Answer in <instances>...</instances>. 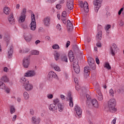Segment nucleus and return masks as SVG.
I'll return each instance as SVG.
<instances>
[{"label":"nucleus","mask_w":124,"mask_h":124,"mask_svg":"<svg viewBox=\"0 0 124 124\" xmlns=\"http://www.w3.org/2000/svg\"><path fill=\"white\" fill-rule=\"evenodd\" d=\"M68 57L69 58L70 61L73 63L74 69L76 73L78 74L80 72V67L78 64V59H74V54L72 50H70L68 53Z\"/></svg>","instance_id":"f257e3e1"},{"label":"nucleus","mask_w":124,"mask_h":124,"mask_svg":"<svg viewBox=\"0 0 124 124\" xmlns=\"http://www.w3.org/2000/svg\"><path fill=\"white\" fill-rule=\"evenodd\" d=\"M108 106L110 112H112V113L117 112V108H115L116 106V100L115 99H111L108 101Z\"/></svg>","instance_id":"f03ea898"},{"label":"nucleus","mask_w":124,"mask_h":124,"mask_svg":"<svg viewBox=\"0 0 124 124\" xmlns=\"http://www.w3.org/2000/svg\"><path fill=\"white\" fill-rule=\"evenodd\" d=\"M103 1V0H94L93 1L95 12L96 13L98 12V10H99V9L101 7Z\"/></svg>","instance_id":"7ed1b4c3"},{"label":"nucleus","mask_w":124,"mask_h":124,"mask_svg":"<svg viewBox=\"0 0 124 124\" xmlns=\"http://www.w3.org/2000/svg\"><path fill=\"white\" fill-rule=\"evenodd\" d=\"M95 91L97 93L96 98L99 101H102L103 100V94L101 92V88L99 86L95 88Z\"/></svg>","instance_id":"20e7f679"},{"label":"nucleus","mask_w":124,"mask_h":124,"mask_svg":"<svg viewBox=\"0 0 124 124\" xmlns=\"http://www.w3.org/2000/svg\"><path fill=\"white\" fill-rule=\"evenodd\" d=\"M31 22L30 24V28L31 31H35L36 29V22H35V16L32 14L31 16Z\"/></svg>","instance_id":"39448f33"},{"label":"nucleus","mask_w":124,"mask_h":124,"mask_svg":"<svg viewBox=\"0 0 124 124\" xmlns=\"http://www.w3.org/2000/svg\"><path fill=\"white\" fill-rule=\"evenodd\" d=\"M53 78H55V79H59L57 74H56L54 71H51L48 73L47 80L51 82V81L53 80Z\"/></svg>","instance_id":"423d86ee"},{"label":"nucleus","mask_w":124,"mask_h":124,"mask_svg":"<svg viewBox=\"0 0 124 124\" xmlns=\"http://www.w3.org/2000/svg\"><path fill=\"white\" fill-rule=\"evenodd\" d=\"M79 5L81 8H84L85 13H88V12H89V4H88L87 1L83 2V1H80L79 2Z\"/></svg>","instance_id":"0eeeda50"},{"label":"nucleus","mask_w":124,"mask_h":124,"mask_svg":"<svg viewBox=\"0 0 124 124\" xmlns=\"http://www.w3.org/2000/svg\"><path fill=\"white\" fill-rule=\"evenodd\" d=\"M22 64L24 68H28L30 66V58L25 57L23 60Z\"/></svg>","instance_id":"6e6552de"},{"label":"nucleus","mask_w":124,"mask_h":124,"mask_svg":"<svg viewBox=\"0 0 124 124\" xmlns=\"http://www.w3.org/2000/svg\"><path fill=\"white\" fill-rule=\"evenodd\" d=\"M75 111L78 118L82 117V109L80 107L78 106V105H76L75 107Z\"/></svg>","instance_id":"1a4fd4ad"},{"label":"nucleus","mask_w":124,"mask_h":124,"mask_svg":"<svg viewBox=\"0 0 124 124\" xmlns=\"http://www.w3.org/2000/svg\"><path fill=\"white\" fill-rule=\"evenodd\" d=\"M23 87L26 91L30 92V91H31L33 89V85L29 82L27 84L23 85Z\"/></svg>","instance_id":"9d476101"},{"label":"nucleus","mask_w":124,"mask_h":124,"mask_svg":"<svg viewBox=\"0 0 124 124\" xmlns=\"http://www.w3.org/2000/svg\"><path fill=\"white\" fill-rule=\"evenodd\" d=\"M88 63H89L91 67H92L93 69H95V65L94 64V59L92 57L88 58Z\"/></svg>","instance_id":"9b49d317"},{"label":"nucleus","mask_w":124,"mask_h":124,"mask_svg":"<svg viewBox=\"0 0 124 124\" xmlns=\"http://www.w3.org/2000/svg\"><path fill=\"white\" fill-rule=\"evenodd\" d=\"M35 71L34 70H31L24 74L25 77H33V76H35Z\"/></svg>","instance_id":"f8f14e48"},{"label":"nucleus","mask_w":124,"mask_h":124,"mask_svg":"<svg viewBox=\"0 0 124 124\" xmlns=\"http://www.w3.org/2000/svg\"><path fill=\"white\" fill-rule=\"evenodd\" d=\"M76 89L77 91H80V95H83V94H85V93H86V88L85 87L80 88V86L77 84L76 86Z\"/></svg>","instance_id":"ddd939ff"},{"label":"nucleus","mask_w":124,"mask_h":124,"mask_svg":"<svg viewBox=\"0 0 124 124\" xmlns=\"http://www.w3.org/2000/svg\"><path fill=\"white\" fill-rule=\"evenodd\" d=\"M84 75L85 78H87L90 76V74H91V72H90V67L89 66H87L84 67Z\"/></svg>","instance_id":"4468645a"},{"label":"nucleus","mask_w":124,"mask_h":124,"mask_svg":"<svg viewBox=\"0 0 124 124\" xmlns=\"http://www.w3.org/2000/svg\"><path fill=\"white\" fill-rule=\"evenodd\" d=\"M117 45L115 44H112V46L110 48V53L112 56L114 57L115 56V53L117 49Z\"/></svg>","instance_id":"2eb2a0df"},{"label":"nucleus","mask_w":124,"mask_h":124,"mask_svg":"<svg viewBox=\"0 0 124 124\" xmlns=\"http://www.w3.org/2000/svg\"><path fill=\"white\" fill-rule=\"evenodd\" d=\"M66 5L68 9L72 10L73 9V0H68Z\"/></svg>","instance_id":"dca6fc26"},{"label":"nucleus","mask_w":124,"mask_h":124,"mask_svg":"<svg viewBox=\"0 0 124 124\" xmlns=\"http://www.w3.org/2000/svg\"><path fill=\"white\" fill-rule=\"evenodd\" d=\"M67 24L68 25L67 27V30L69 32H70V31H72V30H73V25H72V23H71V22H70V20H68L67 21Z\"/></svg>","instance_id":"f3484780"},{"label":"nucleus","mask_w":124,"mask_h":124,"mask_svg":"<svg viewBox=\"0 0 124 124\" xmlns=\"http://www.w3.org/2000/svg\"><path fill=\"white\" fill-rule=\"evenodd\" d=\"M50 20H51V18L49 16H47L45 17L43 20V23L45 26H46V27H49V26H50Z\"/></svg>","instance_id":"a211bd4d"},{"label":"nucleus","mask_w":124,"mask_h":124,"mask_svg":"<svg viewBox=\"0 0 124 124\" xmlns=\"http://www.w3.org/2000/svg\"><path fill=\"white\" fill-rule=\"evenodd\" d=\"M31 122L34 124H38L40 123V118L36 116H33L31 118Z\"/></svg>","instance_id":"6ab92c4d"},{"label":"nucleus","mask_w":124,"mask_h":124,"mask_svg":"<svg viewBox=\"0 0 124 124\" xmlns=\"http://www.w3.org/2000/svg\"><path fill=\"white\" fill-rule=\"evenodd\" d=\"M48 108L50 111L54 112V111H56V110H57V105L55 104H51L49 106Z\"/></svg>","instance_id":"aec40b11"},{"label":"nucleus","mask_w":124,"mask_h":124,"mask_svg":"<svg viewBox=\"0 0 124 124\" xmlns=\"http://www.w3.org/2000/svg\"><path fill=\"white\" fill-rule=\"evenodd\" d=\"M92 104L93 107L95 108H98L99 105H98V102L97 100L95 99H93L92 100Z\"/></svg>","instance_id":"412c9836"},{"label":"nucleus","mask_w":124,"mask_h":124,"mask_svg":"<svg viewBox=\"0 0 124 124\" xmlns=\"http://www.w3.org/2000/svg\"><path fill=\"white\" fill-rule=\"evenodd\" d=\"M20 82L22 83L23 86H24V85H26V84H28L29 81V80L27 79V78H26L24 77L20 78Z\"/></svg>","instance_id":"4be33fe9"},{"label":"nucleus","mask_w":124,"mask_h":124,"mask_svg":"<svg viewBox=\"0 0 124 124\" xmlns=\"http://www.w3.org/2000/svg\"><path fill=\"white\" fill-rule=\"evenodd\" d=\"M8 21L10 24H14L15 18L13 16V14H11L8 17Z\"/></svg>","instance_id":"5701e85b"},{"label":"nucleus","mask_w":124,"mask_h":124,"mask_svg":"<svg viewBox=\"0 0 124 124\" xmlns=\"http://www.w3.org/2000/svg\"><path fill=\"white\" fill-rule=\"evenodd\" d=\"M13 46H11L10 47V49L8 52V57L9 59L12 58V54H13Z\"/></svg>","instance_id":"b1692460"},{"label":"nucleus","mask_w":124,"mask_h":124,"mask_svg":"<svg viewBox=\"0 0 124 124\" xmlns=\"http://www.w3.org/2000/svg\"><path fill=\"white\" fill-rule=\"evenodd\" d=\"M51 67L55 70V71H58V72H60L61 68L58 65L56 64H53L51 65Z\"/></svg>","instance_id":"393cba45"},{"label":"nucleus","mask_w":124,"mask_h":124,"mask_svg":"<svg viewBox=\"0 0 124 124\" xmlns=\"http://www.w3.org/2000/svg\"><path fill=\"white\" fill-rule=\"evenodd\" d=\"M68 97H69V106L70 107H73V98H72L71 94H68Z\"/></svg>","instance_id":"a878e982"},{"label":"nucleus","mask_w":124,"mask_h":124,"mask_svg":"<svg viewBox=\"0 0 124 124\" xmlns=\"http://www.w3.org/2000/svg\"><path fill=\"white\" fill-rule=\"evenodd\" d=\"M25 20H26V16H23L21 15V16L18 18L19 23H24V22H25Z\"/></svg>","instance_id":"bb28decb"},{"label":"nucleus","mask_w":124,"mask_h":124,"mask_svg":"<svg viewBox=\"0 0 124 124\" xmlns=\"http://www.w3.org/2000/svg\"><path fill=\"white\" fill-rule=\"evenodd\" d=\"M3 12L6 15H9L10 13V8L8 7H5L3 8Z\"/></svg>","instance_id":"cd10ccee"},{"label":"nucleus","mask_w":124,"mask_h":124,"mask_svg":"<svg viewBox=\"0 0 124 124\" xmlns=\"http://www.w3.org/2000/svg\"><path fill=\"white\" fill-rule=\"evenodd\" d=\"M96 38L98 40H101V38H102V31L101 30H100L97 33Z\"/></svg>","instance_id":"c85d7f7f"},{"label":"nucleus","mask_w":124,"mask_h":124,"mask_svg":"<svg viewBox=\"0 0 124 124\" xmlns=\"http://www.w3.org/2000/svg\"><path fill=\"white\" fill-rule=\"evenodd\" d=\"M53 55L55 61H58L59 59H60V53L58 51H55Z\"/></svg>","instance_id":"c756f323"},{"label":"nucleus","mask_w":124,"mask_h":124,"mask_svg":"<svg viewBox=\"0 0 124 124\" xmlns=\"http://www.w3.org/2000/svg\"><path fill=\"white\" fill-rule=\"evenodd\" d=\"M1 81H3V82H4L5 83H7V82L9 81V79L6 76H3L1 78Z\"/></svg>","instance_id":"7c9ffc66"},{"label":"nucleus","mask_w":124,"mask_h":124,"mask_svg":"<svg viewBox=\"0 0 124 124\" xmlns=\"http://www.w3.org/2000/svg\"><path fill=\"white\" fill-rule=\"evenodd\" d=\"M57 107L58 110L59 111V112H62L64 108L63 105H62L61 104H59L57 105Z\"/></svg>","instance_id":"2f4dec72"},{"label":"nucleus","mask_w":124,"mask_h":124,"mask_svg":"<svg viewBox=\"0 0 124 124\" xmlns=\"http://www.w3.org/2000/svg\"><path fill=\"white\" fill-rule=\"evenodd\" d=\"M0 89H1V90H5V89H6L5 84L2 81H0Z\"/></svg>","instance_id":"473e14b6"},{"label":"nucleus","mask_w":124,"mask_h":124,"mask_svg":"<svg viewBox=\"0 0 124 124\" xmlns=\"http://www.w3.org/2000/svg\"><path fill=\"white\" fill-rule=\"evenodd\" d=\"M10 112L11 114H14V113H15V111H16V109H15V107H14V106H11L10 107Z\"/></svg>","instance_id":"72a5a7b5"},{"label":"nucleus","mask_w":124,"mask_h":124,"mask_svg":"<svg viewBox=\"0 0 124 124\" xmlns=\"http://www.w3.org/2000/svg\"><path fill=\"white\" fill-rule=\"evenodd\" d=\"M23 96L24 97V99L26 100H28L29 98H30V95H29V93L27 92H25L23 93Z\"/></svg>","instance_id":"f704fd0d"},{"label":"nucleus","mask_w":124,"mask_h":124,"mask_svg":"<svg viewBox=\"0 0 124 124\" xmlns=\"http://www.w3.org/2000/svg\"><path fill=\"white\" fill-rule=\"evenodd\" d=\"M62 60L65 62H68L67 61V56L65 54L63 55L61 57Z\"/></svg>","instance_id":"c9c22d12"},{"label":"nucleus","mask_w":124,"mask_h":124,"mask_svg":"<svg viewBox=\"0 0 124 124\" xmlns=\"http://www.w3.org/2000/svg\"><path fill=\"white\" fill-rule=\"evenodd\" d=\"M66 11H67V9H65V11L62 13V18H66V16H67Z\"/></svg>","instance_id":"e433bc0d"},{"label":"nucleus","mask_w":124,"mask_h":124,"mask_svg":"<svg viewBox=\"0 0 124 124\" xmlns=\"http://www.w3.org/2000/svg\"><path fill=\"white\" fill-rule=\"evenodd\" d=\"M24 39L27 42H30L31 40V38L30 36H24Z\"/></svg>","instance_id":"4c0bfd02"},{"label":"nucleus","mask_w":124,"mask_h":124,"mask_svg":"<svg viewBox=\"0 0 124 124\" xmlns=\"http://www.w3.org/2000/svg\"><path fill=\"white\" fill-rule=\"evenodd\" d=\"M53 103L54 104H55V105L56 104H58V105L59 104H60V100L59 99V98H55L53 100Z\"/></svg>","instance_id":"58836bf2"},{"label":"nucleus","mask_w":124,"mask_h":124,"mask_svg":"<svg viewBox=\"0 0 124 124\" xmlns=\"http://www.w3.org/2000/svg\"><path fill=\"white\" fill-rule=\"evenodd\" d=\"M31 55H39V51L35 50L31 51Z\"/></svg>","instance_id":"ea45409f"},{"label":"nucleus","mask_w":124,"mask_h":124,"mask_svg":"<svg viewBox=\"0 0 124 124\" xmlns=\"http://www.w3.org/2000/svg\"><path fill=\"white\" fill-rule=\"evenodd\" d=\"M26 12H27V8H24L22 9V11L21 13V15H22V16H26Z\"/></svg>","instance_id":"a19ab883"},{"label":"nucleus","mask_w":124,"mask_h":124,"mask_svg":"<svg viewBox=\"0 0 124 124\" xmlns=\"http://www.w3.org/2000/svg\"><path fill=\"white\" fill-rule=\"evenodd\" d=\"M105 67L109 70L111 68V66H110V64L108 62H106L105 63Z\"/></svg>","instance_id":"79ce46f5"},{"label":"nucleus","mask_w":124,"mask_h":124,"mask_svg":"<svg viewBox=\"0 0 124 124\" xmlns=\"http://www.w3.org/2000/svg\"><path fill=\"white\" fill-rule=\"evenodd\" d=\"M56 29H57V30H58V31H62V26H61V24H58L56 25Z\"/></svg>","instance_id":"37998d69"},{"label":"nucleus","mask_w":124,"mask_h":124,"mask_svg":"<svg viewBox=\"0 0 124 124\" xmlns=\"http://www.w3.org/2000/svg\"><path fill=\"white\" fill-rule=\"evenodd\" d=\"M52 49H56L57 50H59L60 49V46L59 45L56 44L52 46Z\"/></svg>","instance_id":"c03bdc74"},{"label":"nucleus","mask_w":124,"mask_h":124,"mask_svg":"<svg viewBox=\"0 0 124 124\" xmlns=\"http://www.w3.org/2000/svg\"><path fill=\"white\" fill-rule=\"evenodd\" d=\"M111 28V25H108L106 28H105V30L106 31H107V33H109V29H110Z\"/></svg>","instance_id":"a18cd8bd"},{"label":"nucleus","mask_w":124,"mask_h":124,"mask_svg":"<svg viewBox=\"0 0 124 124\" xmlns=\"http://www.w3.org/2000/svg\"><path fill=\"white\" fill-rule=\"evenodd\" d=\"M61 20L64 24L67 23V19H66V17L61 18Z\"/></svg>","instance_id":"49530a36"},{"label":"nucleus","mask_w":124,"mask_h":124,"mask_svg":"<svg viewBox=\"0 0 124 124\" xmlns=\"http://www.w3.org/2000/svg\"><path fill=\"white\" fill-rule=\"evenodd\" d=\"M5 40L7 42H8L9 40H10V36L9 35H6L5 37Z\"/></svg>","instance_id":"de8ad7c7"},{"label":"nucleus","mask_w":124,"mask_h":124,"mask_svg":"<svg viewBox=\"0 0 124 124\" xmlns=\"http://www.w3.org/2000/svg\"><path fill=\"white\" fill-rule=\"evenodd\" d=\"M47 97L48 98V99H52V98L53 97V96L52 94H48L47 95Z\"/></svg>","instance_id":"09e8293b"},{"label":"nucleus","mask_w":124,"mask_h":124,"mask_svg":"<svg viewBox=\"0 0 124 124\" xmlns=\"http://www.w3.org/2000/svg\"><path fill=\"white\" fill-rule=\"evenodd\" d=\"M109 94L111 95V96H113V95H114V91L112 89H110Z\"/></svg>","instance_id":"8fccbe9b"},{"label":"nucleus","mask_w":124,"mask_h":124,"mask_svg":"<svg viewBox=\"0 0 124 124\" xmlns=\"http://www.w3.org/2000/svg\"><path fill=\"white\" fill-rule=\"evenodd\" d=\"M29 51H30V49H29L28 48H24L23 49V53H28V52H29Z\"/></svg>","instance_id":"3c124183"},{"label":"nucleus","mask_w":124,"mask_h":124,"mask_svg":"<svg viewBox=\"0 0 124 124\" xmlns=\"http://www.w3.org/2000/svg\"><path fill=\"white\" fill-rule=\"evenodd\" d=\"M23 28L24 30H28L29 29V26H28L27 24H24L23 26Z\"/></svg>","instance_id":"603ef678"},{"label":"nucleus","mask_w":124,"mask_h":124,"mask_svg":"<svg viewBox=\"0 0 124 124\" xmlns=\"http://www.w3.org/2000/svg\"><path fill=\"white\" fill-rule=\"evenodd\" d=\"M123 11H124V8H122L118 12V15H121V14H122V12H123Z\"/></svg>","instance_id":"864d4df0"},{"label":"nucleus","mask_w":124,"mask_h":124,"mask_svg":"<svg viewBox=\"0 0 124 124\" xmlns=\"http://www.w3.org/2000/svg\"><path fill=\"white\" fill-rule=\"evenodd\" d=\"M30 113L31 115H33L34 114V110L32 109H31L30 110Z\"/></svg>","instance_id":"5fc2aeb1"},{"label":"nucleus","mask_w":124,"mask_h":124,"mask_svg":"<svg viewBox=\"0 0 124 124\" xmlns=\"http://www.w3.org/2000/svg\"><path fill=\"white\" fill-rule=\"evenodd\" d=\"M117 120V118H114L112 121L111 122V124H116V121Z\"/></svg>","instance_id":"6e6d98bb"},{"label":"nucleus","mask_w":124,"mask_h":124,"mask_svg":"<svg viewBox=\"0 0 124 124\" xmlns=\"http://www.w3.org/2000/svg\"><path fill=\"white\" fill-rule=\"evenodd\" d=\"M96 46L97 47H99V48H100V47H101V43H100V42L97 43Z\"/></svg>","instance_id":"4d7b16f0"},{"label":"nucleus","mask_w":124,"mask_h":124,"mask_svg":"<svg viewBox=\"0 0 124 124\" xmlns=\"http://www.w3.org/2000/svg\"><path fill=\"white\" fill-rule=\"evenodd\" d=\"M61 8H62V6H61V5H60V4H57V5H56V8H57V9L60 10V9Z\"/></svg>","instance_id":"13d9d810"},{"label":"nucleus","mask_w":124,"mask_h":124,"mask_svg":"<svg viewBox=\"0 0 124 124\" xmlns=\"http://www.w3.org/2000/svg\"><path fill=\"white\" fill-rule=\"evenodd\" d=\"M74 81H75V82L76 83V84H77V85H78V78H74Z\"/></svg>","instance_id":"bf43d9fd"},{"label":"nucleus","mask_w":124,"mask_h":124,"mask_svg":"<svg viewBox=\"0 0 124 124\" xmlns=\"http://www.w3.org/2000/svg\"><path fill=\"white\" fill-rule=\"evenodd\" d=\"M17 118V115H15L13 116V119H12V121L13 122H14L15 121H16V119Z\"/></svg>","instance_id":"052dcab7"},{"label":"nucleus","mask_w":124,"mask_h":124,"mask_svg":"<svg viewBox=\"0 0 124 124\" xmlns=\"http://www.w3.org/2000/svg\"><path fill=\"white\" fill-rule=\"evenodd\" d=\"M95 61H96V62L97 64H99L100 62H99V59H98V58H96L95 59Z\"/></svg>","instance_id":"680f3d73"},{"label":"nucleus","mask_w":124,"mask_h":124,"mask_svg":"<svg viewBox=\"0 0 124 124\" xmlns=\"http://www.w3.org/2000/svg\"><path fill=\"white\" fill-rule=\"evenodd\" d=\"M61 98L62 99V100H64V99H65V96H64V95H61Z\"/></svg>","instance_id":"e2e57ef3"},{"label":"nucleus","mask_w":124,"mask_h":124,"mask_svg":"<svg viewBox=\"0 0 124 124\" xmlns=\"http://www.w3.org/2000/svg\"><path fill=\"white\" fill-rule=\"evenodd\" d=\"M69 45H70V41H68L66 44V46L67 47L69 46Z\"/></svg>","instance_id":"0e129e2a"},{"label":"nucleus","mask_w":124,"mask_h":124,"mask_svg":"<svg viewBox=\"0 0 124 124\" xmlns=\"http://www.w3.org/2000/svg\"><path fill=\"white\" fill-rule=\"evenodd\" d=\"M4 90H5V92H6V93H9V92H10V90H9V88H6H6L5 89H4Z\"/></svg>","instance_id":"69168bd1"},{"label":"nucleus","mask_w":124,"mask_h":124,"mask_svg":"<svg viewBox=\"0 0 124 124\" xmlns=\"http://www.w3.org/2000/svg\"><path fill=\"white\" fill-rule=\"evenodd\" d=\"M86 98H87V100H90L91 99V96L89 94H86Z\"/></svg>","instance_id":"338daca9"},{"label":"nucleus","mask_w":124,"mask_h":124,"mask_svg":"<svg viewBox=\"0 0 124 124\" xmlns=\"http://www.w3.org/2000/svg\"><path fill=\"white\" fill-rule=\"evenodd\" d=\"M4 72H7L8 71V68L5 67L4 68Z\"/></svg>","instance_id":"774afa93"}]
</instances>
